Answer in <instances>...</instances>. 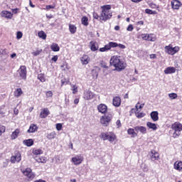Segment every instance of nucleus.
I'll return each mask as SVG.
<instances>
[{"label":"nucleus","instance_id":"f257e3e1","mask_svg":"<svg viewBox=\"0 0 182 182\" xmlns=\"http://www.w3.org/2000/svg\"><path fill=\"white\" fill-rule=\"evenodd\" d=\"M109 63L111 66L115 67V70L117 72H122V70L126 69V63L122 59V57L119 55H113L111 57Z\"/></svg>","mask_w":182,"mask_h":182},{"label":"nucleus","instance_id":"f03ea898","mask_svg":"<svg viewBox=\"0 0 182 182\" xmlns=\"http://www.w3.org/2000/svg\"><path fill=\"white\" fill-rule=\"evenodd\" d=\"M102 12L100 14V21H104L106 22L107 19H110L112 18V13L110 11L112 9V6L110 5H104L101 6Z\"/></svg>","mask_w":182,"mask_h":182},{"label":"nucleus","instance_id":"7ed1b4c3","mask_svg":"<svg viewBox=\"0 0 182 182\" xmlns=\"http://www.w3.org/2000/svg\"><path fill=\"white\" fill-rule=\"evenodd\" d=\"M100 137L103 140H108L110 143L116 140V135L113 132H102Z\"/></svg>","mask_w":182,"mask_h":182},{"label":"nucleus","instance_id":"20e7f679","mask_svg":"<svg viewBox=\"0 0 182 182\" xmlns=\"http://www.w3.org/2000/svg\"><path fill=\"white\" fill-rule=\"evenodd\" d=\"M113 116L112 114H105L100 117V123L104 126V127H107L109 123L112 122Z\"/></svg>","mask_w":182,"mask_h":182},{"label":"nucleus","instance_id":"39448f33","mask_svg":"<svg viewBox=\"0 0 182 182\" xmlns=\"http://www.w3.org/2000/svg\"><path fill=\"white\" fill-rule=\"evenodd\" d=\"M172 130H174V133L173 134V137L174 139H176V137H178L180 136V132L182 130V124L179 122H175L171 125Z\"/></svg>","mask_w":182,"mask_h":182},{"label":"nucleus","instance_id":"423d86ee","mask_svg":"<svg viewBox=\"0 0 182 182\" xmlns=\"http://www.w3.org/2000/svg\"><path fill=\"white\" fill-rule=\"evenodd\" d=\"M165 50L166 53H168V55H176L178 50H180V47L178 46H175V47H171V46H165Z\"/></svg>","mask_w":182,"mask_h":182},{"label":"nucleus","instance_id":"0eeeda50","mask_svg":"<svg viewBox=\"0 0 182 182\" xmlns=\"http://www.w3.org/2000/svg\"><path fill=\"white\" fill-rule=\"evenodd\" d=\"M83 155L82 154H78L76 155L75 156L73 157L71 159L72 163L74 164V166H79L83 163Z\"/></svg>","mask_w":182,"mask_h":182},{"label":"nucleus","instance_id":"6e6552de","mask_svg":"<svg viewBox=\"0 0 182 182\" xmlns=\"http://www.w3.org/2000/svg\"><path fill=\"white\" fill-rule=\"evenodd\" d=\"M23 174L29 178V180H33L35 178V173L32 172V169L31 168H26L25 171H23Z\"/></svg>","mask_w":182,"mask_h":182},{"label":"nucleus","instance_id":"1a4fd4ad","mask_svg":"<svg viewBox=\"0 0 182 182\" xmlns=\"http://www.w3.org/2000/svg\"><path fill=\"white\" fill-rule=\"evenodd\" d=\"M18 73L19 74V76L21 79H23V80H26V67L24 65H21L20 68L18 70Z\"/></svg>","mask_w":182,"mask_h":182},{"label":"nucleus","instance_id":"9d476101","mask_svg":"<svg viewBox=\"0 0 182 182\" xmlns=\"http://www.w3.org/2000/svg\"><path fill=\"white\" fill-rule=\"evenodd\" d=\"M22 160V155L18 152L11 157V163L15 164V163H19Z\"/></svg>","mask_w":182,"mask_h":182},{"label":"nucleus","instance_id":"9b49d317","mask_svg":"<svg viewBox=\"0 0 182 182\" xmlns=\"http://www.w3.org/2000/svg\"><path fill=\"white\" fill-rule=\"evenodd\" d=\"M95 97V94L90 90H85L84 92L83 98L85 100H92Z\"/></svg>","mask_w":182,"mask_h":182},{"label":"nucleus","instance_id":"f8f14e48","mask_svg":"<svg viewBox=\"0 0 182 182\" xmlns=\"http://www.w3.org/2000/svg\"><path fill=\"white\" fill-rule=\"evenodd\" d=\"M97 110L100 113H102V114H105L107 112V105L105 104H100L97 106Z\"/></svg>","mask_w":182,"mask_h":182},{"label":"nucleus","instance_id":"ddd939ff","mask_svg":"<svg viewBox=\"0 0 182 182\" xmlns=\"http://www.w3.org/2000/svg\"><path fill=\"white\" fill-rule=\"evenodd\" d=\"M135 132H140L142 134L147 133V128L143 126H136L134 127Z\"/></svg>","mask_w":182,"mask_h":182},{"label":"nucleus","instance_id":"4468645a","mask_svg":"<svg viewBox=\"0 0 182 182\" xmlns=\"http://www.w3.org/2000/svg\"><path fill=\"white\" fill-rule=\"evenodd\" d=\"M180 6H181V2L178 0H173L171 1V7L173 9H180Z\"/></svg>","mask_w":182,"mask_h":182},{"label":"nucleus","instance_id":"2eb2a0df","mask_svg":"<svg viewBox=\"0 0 182 182\" xmlns=\"http://www.w3.org/2000/svg\"><path fill=\"white\" fill-rule=\"evenodd\" d=\"M49 113H50L49 109H48V108H44L41 112V114H40L41 119H45V117H48V116H49Z\"/></svg>","mask_w":182,"mask_h":182},{"label":"nucleus","instance_id":"dca6fc26","mask_svg":"<svg viewBox=\"0 0 182 182\" xmlns=\"http://www.w3.org/2000/svg\"><path fill=\"white\" fill-rule=\"evenodd\" d=\"M112 103L113 105L115 106V107H119L122 104V100L120 99L119 97H114L113 98Z\"/></svg>","mask_w":182,"mask_h":182},{"label":"nucleus","instance_id":"f3484780","mask_svg":"<svg viewBox=\"0 0 182 182\" xmlns=\"http://www.w3.org/2000/svg\"><path fill=\"white\" fill-rule=\"evenodd\" d=\"M81 63H82V65H87V63H89V62H90V58H89V55H84L81 58Z\"/></svg>","mask_w":182,"mask_h":182},{"label":"nucleus","instance_id":"a211bd4d","mask_svg":"<svg viewBox=\"0 0 182 182\" xmlns=\"http://www.w3.org/2000/svg\"><path fill=\"white\" fill-rule=\"evenodd\" d=\"M165 75H171V73H176V68L168 67L164 70Z\"/></svg>","mask_w":182,"mask_h":182},{"label":"nucleus","instance_id":"6ab92c4d","mask_svg":"<svg viewBox=\"0 0 182 182\" xmlns=\"http://www.w3.org/2000/svg\"><path fill=\"white\" fill-rule=\"evenodd\" d=\"M1 16L3 18H6L7 19H12V13L8 11H3L1 12Z\"/></svg>","mask_w":182,"mask_h":182},{"label":"nucleus","instance_id":"aec40b11","mask_svg":"<svg viewBox=\"0 0 182 182\" xmlns=\"http://www.w3.org/2000/svg\"><path fill=\"white\" fill-rule=\"evenodd\" d=\"M90 49L92 52H96L97 49H99V46H97V43L96 41H90Z\"/></svg>","mask_w":182,"mask_h":182},{"label":"nucleus","instance_id":"412c9836","mask_svg":"<svg viewBox=\"0 0 182 182\" xmlns=\"http://www.w3.org/2000/svg\"><path fill=\"white\" fill-rule=\"evenodd\" d=\"M27 132L28 133H35L38 132V126L35 124H31Z\"/></svg>","mask_w":182,"mask_h":182},{"label":"nucleus","instance_id":"4be33fe9","mask_svg":"<svg viewBox=\"0 0 182 182\" xmlns=\"http://www.w3.org/2000/svg\"><path fill=\"white\" fill-rule=\"evenodd\" d=\"M151 119L153 122H157L159 120V112L157 111H154L151 113Z\"/></svg>","mask_w":182,"mask_h":182},{"label":"nucleus","instance_id":"5701e85b","mask_svg":"<svg viewBox=\"0 0 182 182\" xmlns=\"http://www.w3.org/2000/svg\"><path fill=\"white\" fill-rule=\"evenodd\" d=\"M50 49L53 52H59L60 50V48L56 43H53L50 46Z\"/></svg>","mask_w":182,"mask_h":182},{"label":"nucleus","instance_id":"b1692460","mask_svg":"<svg viewBox=\"0 0 182 182\" xmlns=\"http://www.w3.org/2000/svg\"><path fill=\"white\" fill-rule=\"evenodd\" d=\"M21 131L19 129H16L14 132H13L11 136V140H15V139H17Z\"/></svg>","mask_w":182,"mask_h":182},{"label":"nucleus","instance_id":"393cba45","mask_svg":"<svg viewBox=\"0 0 182 182\" xmlns=\"http://www.w3.org/2000/svg\"><path fill=\"white\" fill-rule=\"evenodd\" d=\"M23 95V91H22L21 88H17L14 92L15 97H21Z\"/></svg>","mask_w":182,"mask_h":182},{"label":"nucleus","instance_id":"a878e982","mask_svg":"<svg viewBox=\"0 0 182 182\" xmlns=\"http://www.w3.org/2000/svg\"><path fill=\"white\" fill-rule=\"evenodd\" d=\"M146 126L148 128L151 129V130L156 131L157 130V125L154 123H151L150 122H148L146 123Z\"/></svg>","mask_w":182,"mask_h":182},{"label":"nucleus","instance_id":"bb28decb","mask_svg":"<svg viewBox=\"0 0 182 182\" xmlns=\"http://www.w3.org/2000/svg\"><path fill=\"white\" fill-rule=\"evenodd\" d=\"M174 169L178 170L179 171L182 170V161H176L174 163Z\"/></svg>","mask_w":182,"mask_h":182},{"label":"nucleus","instance_id":"cd10ccee","mask_svg":"<svg viewBox=\"0 0 182 182\" xmlns=\"http://www.w3.org/2000/svg\"><path fill=\"white\" fill-rule=\"evenodd\" d=\"M23 143L25 146H27V147H31V146H33V139H26L24 140Z\"/></svg>","mask_w":182,"mask_h":182},{"label":"nucleus","instance_id":"c85d7f7f","mask_svg":"<svg viewBox=\"0 0 182 182\" xmlns=\"http://www.w3.org/2000/svg\"><path fill=\"white\" fill-rule=\"evenodd\" d=\"M35 160H36V161H37V163H46V157H45V156H41V157L36 156Z\"/></svg>","mask_w":182,"mask_h":182},{"label":"nucleus","instance_id":"c756f323","mask_svg":"<svg viewBox=\"0 0 182 182\" xmlns=\"http://www.w3.org/2000/svg\"><path fill=\"white\" fill-rule=\"evenodd\" d=\"M150 156L152 160H159V153L156 152V151H151Z\"/></svg>","mask_w":182,"mask_h":182},{"label":"nucleus","instance_id":"7c9ffc66","mask_svg":"<svg viewBox=\"0 0 182 182\" xmlns=\"http://www.w3.org/2000/svg\"><path fill=\"white\" fill-rule=\"evenodd\" d=\"M38 36L41 38L45 41L46 39V33L43 31H41L38 33Z\"/></svg>","mask_w":182,"mask_h":182},{"label":"nucleus","instance_id":"2f4dec72","mask_svg":"<svg viewBox=\"0 0 182 182\" xmlns=\"http://www.w3.org/2000/svg\"><path fill=\"white\" fill-rule=\"evenodd\" d=\"M46 137L47 139H48V140H52L55 139V137H56V132H50L47 134Z\"/></svg>","mask_w":182,"mask_h":182},{"label":"nucleus","instance_id":"473e14b6","mask_svg":"<svg viewBox=\"0 0 182 182\" xmlns=\"http://www.w3.org/2000/svg\"><path fill=\"white\" fill-rule=\"evenodd\" d=\"M76 26L73 25V24H70L69 25V31L70 32V33L72 34H75L76 33Z\"/></svg>","mask_w":182,"mask_h":182},{"label":"nucleus","instance_id":"72a5a7b5","mask_svg":"<svg viewBox=\"0 0 182 182\" xmlns=\"http://www.w3.org/2000/svg\"><path fill=\"white\" fill-rule=\"evenodd\" d=\"M32 153L35 154V156H39V154H43V151L39 149H33Z\"/></svg>","mask_w":182,"mask_h":182},{"label":"nucleus","instance_id":"f704fd0d","mask_svg":"<svg viewBox=\"0 0 182 182\" xmlns=\"http://www.w3.org/2000/svg\"><path fill=\"white\" fill-rule=\"evenodd\" d=\"M128 134H130L132 137H137V133L134 132V129L130 128L127 130Z\"/></svg>","mask_w":182,"mask_h":182},{"label":"nucleus","instance_id":"c9c22d12","mask_svg":"<svg viewBox=\"0 0 182 182\" xmlns=\"http://www.w3.org/2000/svg\"><path fill=\"white\" fill-rule=\"evenodd\" d=\"M81 22L84 26H87V25H89V18H87L86 16H83L81 18Z\"/></svg>","mask_w":182,"mask_h":182},{"label":"nucleus","instance_id":"e433bc0d","mask_svg":"<svg viewBox=\"0 0 182 182\" xmlns=\"http://www.w3.org/2000/svg\"><path fill=\"white\" fill-rule=\"evenodd\" d=\"M107 45L108 46L109 50H110V49H112V48H117V46H119V44L117 43H114V42H109Z\"/></svg>","mask_w":182,"mask_h":182},{"label":"nucleus","instance_id":"4c0bfd02","mask_svg":"<svg viewBox=\"0 0 182 182\" xmlns=\"http://www.w3.org/2000/svg\"><path fill=\"white\" fill-rule=\"evenodd\" d=\"M168 97L170 98L171 100H174L178 97L177 93H174V92L169 93Z\"/></svg>","mask_w":182,"mask_h":182},{"label":"nucleus","instance_id":"58836bf2","mask_svg":"<svg viewBox=\"0 0 182 182\" xmlns=\"http://www.w3.org/2000/svg\"><path fill=\"white\" fill-rule=\"evenodd\" d=\"M145 12L148 14V15H156L157 11H153V10H150L149 9H145Z\"/></svg>","mask_w":182,"mask_h":182},{"label":"nucleus","instance_id":"ea45409f","mask_svg":"<svg viewBox=\"0 0 182 182\" xmlns=\"http://www.w3.org/2000/svg\"><path fill=\"white\" fill-rule=\"evenodd\" d=\"M38 79L40 82H46V78H45V75L43 74H39L38 75Z\"/></svg>","mask_w":182,"mask_h":182},{"label":"nucleus","instance_id":"a19ab883","mask_svg":"<svg viewBox=\"0 0 182 182\" xmlns=\"http://www.w3.org/2000/svg\"><path fill=\"white\" fill-rule=\"evenodd\" d=\"M107 50H110L107 44L105 47L100 48V52H107Z\"/></svg>","mask_w":182,"mask_h":182},{"label":"nucleus","instance_id":"79ce46f5","mask_svg":"<svg viewBox=\"0 0 182 182\" xmlns=\"http://www.w3.org/2000/svg\"><path fill=\"white\" fill-rule=\"evenodd\" d=\"M136 116L138 119H141V117H144L145 114L143 112H136Z\"/></svg>","mask_w":182,"mask_h":182},{"label":"nucleus","instance_id":"37998d69","mask_svg":"<svg viewBox=\"0 0 182 182\" xmlns=\"http://www.w3.org/2000/svg\"><path fill=\"white\" fill-rule=\"evenodd\" d=\"M5 130H6V128H5V126L0 125V136H2V134L5 133Z\"/></svg>","mask_w":182,"mask_h":182},{"label":"nucleus","instance_id":"c03bdc74","mask_svg":"<svg viewBox=\"0 0 182 182\" xmlns=\"http://www.w3.org/2000/svg\"><path fill=\"white\" fill-rule=\"evenodd\" d=\"M60 68L63 70H69V65H68V63L61 65Z\"/></svg>","mask_w":182,"mask_h":182},{"label":"nucleus","instance_id":"a18cd8bd","mask_svg":"<svg viewBox=\"0 0 182 182\" xmlns=\"http://www.w3.org/2000/svg\"><path fill=\"white\" fill-rule=\"evenodd\" d=\"M148 41H149L151 42H154V41H156V37H153V35L149 34Z\"/></svg>","mask_w":182,"mask_h":182},{"label":"nucleus","instance_id":"49530a36","mask_svg":"<svg viewBox=\"0 0 182 182\" xmlns=\"http://www.w3.org/2000/svg\"><path fill=\"white\" fill-rule=\"evenodd\" d=\"M149 6L152 9H157V8H159V6H157L156 4H154V3L149 4Z\"/></svg>","mask_w":182,"mask_h":182},{"label":"nucleus","instance_id":"de8ad7c7","mask_svg":"<svg viewBox=\"0 0 182 182\" xmlns=\"http://www.w3.org/2000/svg\"><path fill=\"white\" fill-rule=\"evenodd\" d=\"M139 105H140V102H137V104L135 106L136 110H139V109H143V107H144V104H141L139 106Z\"/></svg>","mask_w":182,"mask_h":182},{"label":"nucleus","instance_id":"09e8293b","mask_svg":"<svg viewBox=\"0 0 182 182\" xmlns=\"http://www.w3.org/2000/svg\"><path fill=\"white\" fill-rule=\"evenodd\" d=\"M23 34L21 31H18L16 33V38L17 39H21Z\"/></svg>","mask_w":182,"mask_h":182},{"label":"nucleus","instance_id":"8fccbe9b","mask_svg":"<svg viewBox=\"0 0 182 182\" xmlns=\"http://www.w3.org/2000/svg\"><path fill=\"white\" fill-rule=\"evenodd\" d=\"M73 95H76V93H77V86L76 85H73Z\"/></svg>","mask_w":182,"mask_h":182},{"label":"nucleus","instance_id":"3c124183","mask_svg":"<svg viewBox=\"0 0 182 182\" xmlns=\"http://www.w3.org/2000/svg\"><path fill=\"white\" fill-rule=\"evenodd\" d=\"M46 97H52V96H53V93L52 92V91H47L46 92Z\"/></svg>","mask_w":182,"mask_h":182},{"label":"nucleus","instance_id":"603ef678","mask_svg":"<svg viewBox=\"0 0 182 182\" xmlns=\"http://www.w3.org/2000/svg\"><path fill=\"white\" fill-rule=\"evenodd\" d=\"M92 73L93 77H95V79H97V76H99V74L97 73V72H96V70H93L92 71Z\"/></svg>","mask_w":182,"mask_h":182},{"label":"nucleus","instance_id":"864d4df0","mask_svg":"<svg viewBox=\"0 0 182 182\" xmlns=\"http://www.w3.org/2000/svg\"><path fill=\"white\" fill-rule=\"evenodd\" d=\"M63 125L60 123H58L56 124V129L58 132H60L62 130Z\"/></svg>","mask_w":182,"mask_h":182},{"label":"nucleus","instance_id":"5fc2aeb1","mask_svg":"<svg viewBox=\"0 0 182 182\" xmlns=\"http://www.w3.org/2000/svg\"><path fill=\"white\" fill-rule=\"evenodd\" d=\"M141 36L144 41H149V34H142Z\"/></svg>","mask_w":182,"mask_h":182},{"label":"nucleus","instance_id":"6e6d98bb","mask_svg":"<svg viewBox=\"0 0 182 182\" xmlns=\"http://www.w3.org/2000/svg\"><path fill=\"white\" fill-rule=\"evenodd\" d=\"M133 29H134V28L133 27V25L130 24L127 27V31H128V32H132L133 31Z\"/></svg>","mask_w":182,"mask_h":182},{"label":"nucleus","instance_id":"4d7b16f0","mask_svg":"<svg viewBox=\"0 0 182 182\" xmlns=\"http://www.w3.org/2000/svg\"><path fill=\"white\" fill-rule=\"evenodd\" d=\"M41 52H42V50H37V51H35V52L32 53V54L34 56H38V55H41Z\"/></svg>","mask_w":182,"mask_h":182},{"label":"nucleus","instance_id":"13d9d810","mask_svg":"<svg viewBox=\"0 0 182 182\" xmlns=\"http://www.w3.org/2000/svg\"><path fill=\"white\" fill-rule=\"evenodd\" d=\"M46 9H47V11H49V9H55V6L53 5H47L46 7Z\"/></svg>","mask_w":182,"mask_h":182},{"label":"nucleus","instance_id":"bf43d9fd","mask_svg":"<svg viewBox=\"0 0 182 182\" xmlns=\"http://www.w3.org/2000/svg\"><path fill=\"white\" fill-rule=\"evenodd\" d=\"M58 55H54L52 58H51V60L53 62H58Z\"/></svg>","mask_w":182,"mask_h":182},{"label":"nucleus","instance_id":"052dcab7","mask_svg":"<svg viewBox=\"0 0 182 182\" xmlns=\"http://www.w3.org/2000/svg\"><path fill=\"white\" fill-rule=\"evenodd\" d=\"M116 124H117L118 129H119V127H122V122H120V120L118 119L116 122Z\"/></svg>","mask_w":182,"mask_h":182},{"label":"nucleus","instance_id":"680f3d73","mask_svg":"<svg viewBox=\"0 0 182 182\" xmlns=\"http://www.w3.org/2000/svg\"><path fill=\"white\" fill-rule=\"evenodd\" d=\"M117 46H119L120 49H126V46L123 44H118Z\"/></svg>","mask_w":182,"mask_h":182},{"label":"nucleus","instance_id":"e2e57ef3","mask_svg":"<svg viewBox=\"0 0 182 182\" xmlns=\"http://www.w3.org/2000/svg\"><path fill=\"white\" fill-rule=\"evenodd\" d=\"M46 16L48 19H52V18H53V16L52 14H50V15L46 14Z\"/></svg>","mask_w":182,"mask_h":182},{"label":"nucleus","instance_id":"0e129e2a","mask_svg":"<svg viewBox=\"0 0 182 182\" xmlns=\"http://www.w3.org/2000/svg\"><path fill=\"white\" fill-rule=\"evenodd\" d=\"M93 17L95 19H99V15H97V14H94Z\"/></svg>","mask_w":182,"mask_h":182},{"label":"nucleus","instance_id":"69168bd1","mask_svg":"<svg viewBox=\"0 0 182 182\" xmlns=\"http://www.w3.org/2000/svg\"><path fill=\"white\" fill-rule=\"evenodd\" d=\"M150 59H156V54H151Z\"/></svg>","mask_w":182,"mask_h":182},{"label":"nucleus","instance_id":"338daca9","mask_svg":"<svg viewBox=\"0 0 182 182\" xmlns=\"http://www.w3.org/2000/svg\"><path fill=\"white\" fill-rule=\"evenodd\" d=\"M14 114H18V113H19V111L18 110V109L15 108L14 110Z\"/></svg>","mask_w":182,"mask_h":182},{"label":"nucleus","instance_id":"774afa93","mask_svg":"<svg viewBox=\"0 0 182 182\" xmlns=\"http://www.w3.org/2000/svg\"><path fill=\"white\" fill-rule=\"evenodd\" d=\"M34 182H46V181L44 180L40 179V180L35 181Z\"/></svg>","mask_w":182,"mask_h":182}]
</instances>
